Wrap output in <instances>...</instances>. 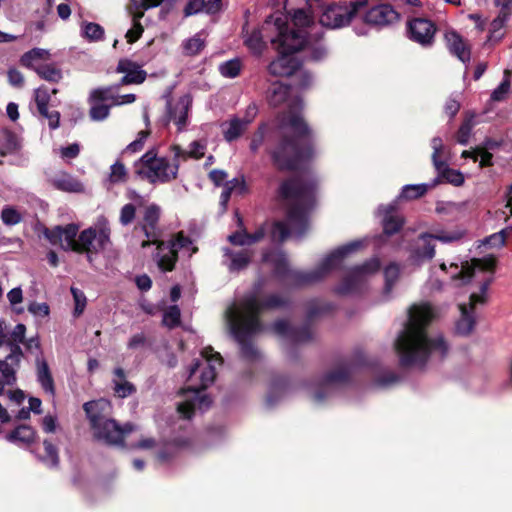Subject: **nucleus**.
Returning <instances> with one entry per match:
<instances>
[{"label": "nucleus", "mask_w": 512, "mask_h": 512, "mask_svg": "<svg viewBox=\"0 0 512 512\" xmlns=\"http://www.w3.org/2000/svg\"><path fill=\"white\" fill-rule=\"evenodd\" d=\"M265 32H276L271 38L272 44L280 55L273 60L268 71L277 77L297 76L295 86L298 89L309 88L313 83L312 75L300 68V62L294 55L299 50H306L308 58L312 61H321L327 55V50L320 42L321 34L312 24L310 16L303 9H297L292 15V27L287 24V17L274 14L268 17L262 26Z\"/></svg>", "instance_id": "obj_1"}, {"label": "nucleus", "mask_w": 512, "mask_h": 512, "mask_svg": "<svg viewBox=\"0 0 512 512\" xmlns=\"http://www.w3.org/2000/svg\"><path fill=\"white\" fill-rule=\"evenodd\" d=\"M290 87L279 82L273 83L268 90V101L272 106L286 104L287 111L277 118L276 133L282 139L269 151L274 165L280 170H292L301 160L312 156L311 147L301 148L305 137L310 138L311 130L304 121L301 111L303 102L298 97H291Z\"/></svg>", "instance_id": "obj_2"}, {"label": "nucleus", "mask_w": 512, "mask_h": 512, "mask_svg": "<svg viewBox=\"0 0 512 512\" xmlns=\"http://www.w3.org/2000/svg\"><path fill=\"white\" fill-rule=\"evenodd\" d=\"M429 303L414 304L404 329L395 341L400 364L404 367H423L430 361H440L448 353V344L440 334L431 336L426 326L435 317Z\"/></svg>", "instance_id": "obj_3"}, {"label": "nucleus", "mask_w": 512, "mask_h": 512, "mask_svg": "<svg viewBox=\"0 0 512 512\" xmlns=\"http://www.w3.org/2000/svg\"><path fill=\"white\" fill-rule=\"evenodd\" d=\"M317 184L314 177L306 174L281 183L278 196L287 206V217L273 224V242H283L288 237L300 240L305 235L309 229L308 214L316 204Z\"/></svg>", "instance_id": "obj_4"}, {"label": "nucleus", "mask_w": 512, "mask_h": 512, "mask_svg": "<svg viewBox=\"0 0 512 512\" xmlns=\"http://www.w3.org/2000/svg\"><path fill=\"white\" fill-rule=\"evenodd\" d=\"M261 283H256L248 294L231 304L225 312L228 329L240 345L241 354L246 359H254L258 351L251 344L253 336L263 330L258 315L263 309L279 308L286 304L284 297L278 294L270 295L266 301H260Z\"/></svg>", "instance_id": "obj_5"}, {"label": "nucleus", "mask_w": 512, "mask_h": 512, "mask_svg": "<svg viewBox=\"0 0 512 512\" xmlns=\"http://www.w3.org/2000/svg\"><path fill=\"white\" fill-rule=\"evenodd\" d=\"M363 246L364 240H355L338 247L324 257L314 270L308 272L290 271L286 255L281 251L265 253L263 260L272 263L277 274H287L295 284L305 285L322 280L337 269L348 255L358 251Z\"/></svg>", "instance_id": "obj_6"}, {"label": "nucleus", "mask_w": 512, "mask_h": 512, "mask_svg": "<svg viewBox=\"0 0 512 512\" xmlns=\"http://www.w3.org/2000/svg\"><path fill=\"white\" fill-rule=\"evenodd\" d=\"M202 361L196 360L189 370V379L191 380L196 372L201 368L199 375L200 385L198 388L189 387L182 391L184 400L178 404L177 410L184 419H190L195 410L206 411L212 401L208 395L201 390L210 386L216 377V368L222 364V358L219 353L214 352L212 348H205L202 353Z\"/></svg>", "instance_id": "obj_7"}, {"label": "nucleus", "mask_w": 512, "mask_h": 512, "mask_svg": "<svg viewBox=\"0 0 512 512\" xmlns=\"http://www.w3.org/2000/svg\"><path fill=\"white\" fill-rule=\"evenodd\" d=\"M83 408L89 419L94 437L108 445H123L125 437L137 430V426L132 423H125L121 426L110 418L112 407L106 399L86 402Z\"/></svg>", "instance_id": "obj_8"}, {"label": "nucleus", "mask_w": 512, "mask_h": 512, "mask_svg": "<svg viewBox=\"0 0 512 512\" xmlns=\"http://www.w3.org/2000/svg\"><path fill=\"white\" fill-rule=\"evenodd\" d=\"M178 169L179 164L176 159L174 163H170L165 157H157L153 149L147 151L134 163V173L150 183L170 182L177 177Z\"/></svg>", "instance_id": "obj_9"}, {"label": "nucleus", "mask_w": 512, "mask_h": 512, "mask_svg": "<svg viewBox=\"0 0 512 512\" xmlns=\"http://www.w3.org/2000/svg\"><path fill=\"white\" fill-rule=\"evenodd\" d=\"M111 228L108 219L100 215L90 227L80 232L78 244L80 252H86L88 260L91 261V255L97 254L111 245Z\"/></svg>", "instance_id": "obj_10"}, {"label": "nucleus", "mask_w": 512, "mask_h": 512, "mask_svg": "<svg viewBox=\"0 0 512 512\" xmlns=\"http://www.w3.org/2000/svg\"><path fill=\"white\" fill-rule=\"evenodd\" d=\"M380 266V260L373 257L361 265L351 267L342 282L336 287V293L346 296L362 292L366 289L371 277L379 271Z\"/></svg>", "instance_id": "obj_11"}, {"label": "nucleus", "mask_w": 512, "mask_h": 512, "mask_svg": "<svg viewBox=\"0 0 512 512\" xmlns=\"http://www.w3.org/2000/svg\"><path fill=\"white\" fill-rule=\"evenodd\" d=\"M462 237L463 232L461 231L447 232L437 230L434 233H422L411 249L410 258L414 263L419 265L425 261L431 260L435 256V240L447 244L458 241Z\"/></svg>", "instance_id": "obj_12"}, {"label": "nucleus", "mask_w": 512, "mask_h": 512, "mask_svg": "<svg viewBox=\"0 0 512 512\" xmlns=\"http://www.w3.org/2000/svg\"><path fill=\"white\" fill-rule=\"evenodd\" d=\"M196 250L197 248L193 246L191 239L184 236L183 233H179L173 240L158 242L155 259L162 271H171L175 266L179 252L191 257Z\"/></svg>", "instance_id": "obj_13"}, {"label": "nucleus", "mask_w": 512, "mask_h": 512, "mask_svg": "<svg viewBox=\"0 0 512 512\" xmlns=\"http://www.w3.org/2000/svg\"><path fill=\"white\" fill-rule=\"evenodd\" d=\"M364 0L352 1L345 5L328 6L322 12L319 22L322 26L337 29L358 20Z\"/></svg>", "instance_id": "obj_14"}, {"label": "nucleus", "mask_w": 512, "mask_h": 512, "mask_svg": "<svg viewBox=\"0 0 512 512\" xmlns=\"http://www.w3.org/2000/svg\"><path fill=\"white\" fill-rule=\"evenodd\" d=\"M164 98L166 99V109L163 116L164 124L173 123L178 132L185 131L189 124V115L193 103L192 96L187 93L173 101L169 92L164 95Z\"/></svg>", "instance_id": "obj_15"}, {"label": "nucleus", "mask_w": 512, "mask_h": 512, "mask_svg": "<svg viewBox=\"0 0 512 512\" xmlns=\"http://www.w3.org/2000/svg\"><path fill=\"white\" fill-rule=\"evenodd\" d=\"M494 266L495 258L489 256L482 259H473L471 262L462 263L461 266L457 263H451L449 266V273L451 275L452 282L458 287L470 283L480 272H489L491 274Z\"/></svg>", "instance_id": "obj_16"}, {"label": "nucleus", "mask_w": 512, "mask_h": 512, "mask_svg": "<svg viewBox=\"0 0 512 512\" xmlns=\"http://www.w3.org/2000/svg\"><path fill=\"white\" fill-rule=\"evenodd\" d=\"M353 367L344 366L326 374L319 382L311 387L313 400L320 404L328 399L336 390L344 385L350 378Z\"/></svg>", "instance_id": "obj_17"}, {"label": "nucleus", "mask_w": 512, "mask_h": 512, "mask_svg": "<svg viewBox=\"0 0 512 512\" xmlns=\"http://www.w3.org/2000/svg\"><path fill=\"white\" fill-rule=\"evenodd\" d=\"M492 281L491 275L482 279L480 284V293H472L469 298V303L459 304L460 319L456 323V332L460 335H468L472 332L475 326V311L476 304H483L486 300L488 287Z\"/></svg>", "instance_id": "obj_18"}, {"label": "nucleus", "mask_w": 512, "mask_h": 512, "mask_svg": "<svg viewBox=\"0 0 512 512\" xmlns=\"http://www.w3.org/2000/svg\"><path fill=\"white\" fill-rule=\"evenodd\" d=\"M399 18V14L388 4H381L370 9L367 8V0H364L362 12L358 20L366 25L384 27L393 24Z\"/></svg>", "instance_id": "obj_19"}, {"label": "nucleus", "mask_w": 512, "mask_h": 512, "mask_svg": "<svg viewBox=\"0 0 512 512\" xmlns=\"http://www.w3.org/2000/svg\"><path fill=\"white\" fill-rule=\"evenodd\" d=\"M78 231L79 225L70 223L65 226H55L51 229H46L44 235L51 244H59L65 251L80 252V244H78V239H76Z\"/></svg>", "instance_id": "obj_20"}, {"label": "nucleus", "mask_w": 512, "mask_h": 512, "mask_svg": "<svg viewBox=\"0 0 512 512\" xmlns=\"http://www.w3.org/2000/svg\"><path fill=\"white\" fill-rule=\"evenodd\" d=\"M431 146L433 149L432 161L438 172V177L454 186H461L464 183L463 174L458 170L449 168L446 162L440 160V153L444 148L442 139L434 137L431 140Z\"/></svg>", "instance_id": "obj_21"}, {"label": "nucleus", "mask_w": 512, "mask_h": 512, "mask_svg": "<svg viewBox=\"0 0 512 512\" xmlns=\"http://www.w3.org/2000/svg\"><path fill=\"white\" fill-rule=\"evenodd\" d=\"M160 213V207L156 204H149L145 207L142 219L139 222V226L147 238L146 241L142 242V247H146L150 244H158L160 238L158 228Z\"/></svg>", "instance_id": "obj_22"}, {"label": "nucleus", "mask_w": 512, "mask_h": 512, "mask_svg": "<svg viewBox=\"0 0 512 512\" xmlns=\"http://www.w3.org/2000/svg\"><path fill=\"white\" fill-rule=\"evenodd\" d=\"M110 99H112V87L97 88L91 91L89 101L92 120L102 121L108 117L112 106Z\"/></svg>", "instance_id": "obj_23"}, {"label": "nucleus", "mask_w": 512, "mask_h": 512, "mask_svg": "<svg viewBox=\"0 0 512 512\" xmlns=\"http://www.w3.org/2000/svg\"><path fill=\"white\" fill-rule=\"evenodd\" d=\"M408 32L410 39L422 46H429L433 43L436 28L430 20L416 18L409 22Z\"/></svg>", "instance_id": "obj_24"}, {"label": "nucleus", "mask_w": 512, "mask_h": 512, "mask_svg": "<svg viewBox=\"0 0 512 512\" xmlns=\"http://www.w3.org/2000/svg\"><path fill=\"white\" fill-rule=\"evenodd\" d=\"M116 72L124 74L120 82L116 84V88H120L122 85L141 84L147 77L146 71L138 63L129 59L119 60Z\"/></svg>", "instance_id": "obj_25"}, {"label": "nucleus", "mask_w": 512, "mask_h": 512, "mask_svg": "<svg viewBox=\"0 0 512 512\" xmlns=\"http://www.w3.org/2000/svg\"><path fill=\"white\" fill-rule=\"evenodd\" d=\"M272 329L278 336L289 339L295 343H304L312 339L313 332L309 325H305L301 328L291 327L286 321H276Z\"/></svg>", "instance_id": "obj_26"}, {"label": "nucleus", "mask_w": 512, "mask_h": 512, "mask_svg": "<svg viewBox=\"0 0 512 512\" xmlns=\"http://www.w3.org/2000/svg\"><path fill=\"white\" fill-rule=\"evenodd\" d=\"M8 337V351L9 353L4 359L11 361L16 364H20L23 358V351L21 344L24 343L26 326L22 323H18L10 333H6Z\"/></svg>", "instance_id": "obj_27"}, {"label": "nucleus", "mask_w": 512, "mask_h": 512, "mask_svg": "<svg viewBox=\"0 0 512 512\" xmlns=\"http://www.w3.org/2000/svg\"><path fill=\"white\" fill-rule=\"evenodd\" d=\"M444 39L451 54L456 56L461 62L465 64L470 62V48L464 39L455 30L446 31L444 34Z\"/></svg>", "instance_id": "obj_28"}, {"label": "nucleus", "mask_w": 512, "mask_h": 512, "mask_svg": "<svg viewBox=\"0 0 512 512\" xmlns=\"http://www.w3.org/2000/svg\"><path fill=\"white\" fill-rule=\"evenodd\" d=\"M397 200L378 208L379 213L383 214L382 225L384 233L392 235L400 230L403 225V219L396 213Z\"/></svg>", "instance_id": "obj_29"}, {"label": "nucleus", "mask_w": 512, "mask_h": 512, "mask_svg": "<svg viewBox=\"0 0 512 512\" xmlns=\"http://www.w3.org/2000/svg\"><path fill=\"white\" fill-rule=\"evenodd\" d=\"M35 364L37 381L47 394L53 396L55 394L54 380L43 355H37Z\"/></svg>", "instance_id": "obj_30"}, {"label": "nucleus", "mask_w": 512, "mask_h": 512, "mask_svg": "<svg viewBox=\"0 0 512 512\" xmlns=\"http://www.w3.org/2000/svg\"><path fill=\"white\" fill-rule=\"evenodd\" d=\"M400 266L397 263H391L384 269V287L380 295V301L386 302L393 298L394 287L400 277Z\"/></svg>", "instance_id": "obj_31"}, {"label": "nucleus", "mask_w": 512, "mask_h": 512, "mask_svg": "<svg viewBox=\"0 0 512 512\" xmlns=\"http://www.w3.org/2000/svg\"><path fill=\"white\" fill-rule=\"evenodd\" d=\"M224 264L228 267L230 272H238L247 267L250 262L251 255L246 250L233 252L229 248H223Z\"/></svg>", "instance_id": "obj_32"}, {"label": "nucleus", "mask_w": 512, "mask_h": 512, "mask_svg": "<svg viewBox=\"0 0 512 512\" xmlns=\"http://www.w3.org/2000/svg\"><path fill=\"white\" fill-rule=\"evenodd\" d=\"M51 184L58 190L68 193L84 192V185L74 176L62 172L51 179Z\"/></svg>", "instance_id": "obj_33"}, {"label": "nucleus", "mask_w": 512, "mask_h": 512, "mask_svg": "<svg viewBox=\"0 0 512 512\" xmlns=\"http://www.w3.org/2000/svg\"><path fill=\"white\" fill-rule=\"evenodd\" d=\"M207 149V142L206 140H196L189 144L187 150L181 149L179 146L173 147L174 152V158L176 160L178 159H187V158H194V159H200L204 156Z\"/></svg>", "instance_id": "obj_34"}, {"label": "nucleus", "mask_w": 512, "mask_h": 512, "mask_svg": "<svg viewBox=\"0 0 512 512\" xmlns=\"http://www.w3.org/2000/svg\"><path fill=\"white\" fill-rule=\"evenodd\" d=\"M247 128L248 126L241 120V118L235 116L222 124L223 137L227 142H233L240 138Z\"/></svg>", "instance_id": "obj_35"}, {"label": "nucleus", "mask_w": 512, "mask_h": 512, "mask_svg": "<svg viewBox=\"0 0 512 512\" xmlns=\"http://www.w3.org/2000/svg\"><path fill=\"white\" fill-rule=\"evenodd\" d=\"M20 364L14 365L6 359H0V395L3 394L5 386L13 385L16 382V372Z\"/></svg>", "instance_id": "obj_36"}, {"label": "nucleus", "mask_w": 512, "mask_h": 512, "mask_svg": "<svg viewBox=\"0 0 512 512\" xmlns=\"http://www.w3.org/2000/svg\"><path fill=\"white\" fill-rule=\"evenodd\" d=\"M20 149V140L16 134L9 130L0 131V156L16 153Z\"/></svg>", "instance_id": "obj_37"}, {"label": "nucleus", "mask_w": 512, "mask_h": 512, "mask_svg": "<svg viewBox=\"0 0 512 512\" xmlns=\"http://www.w3.org/2000/svg\"><path fill=\"white\" fill-rule=\"evenodd\" d=\"M264 235L265 229L264 227H260L252 234H249L246 231L235 232L229 235L228 240L233 245L245 246L260 241Z\"/></svg>", "instance_id": "obj_38"}, {"label": "nucleus", "mask_w": 512, "mask_h": 512, "mask_svg": "<svg viewBox=\"0 0 512 512\" xmlns=\"http://www.w3.org/2000/svg\"><path fill=\"white\" fill-rule=\"evenodd\" d=\"M114 376V391L119 397L125 398L135 392L134 385L126 381L125 371L122 368H116L114 370Z\"/></svg>", "instance_id": "obj_39"}, {"label": "nucleus", "mask_w": 512, "mask_h": 512, "mask_svg": "<svg viewBox=\"0 0 512 512\" xmlns=\"http://www.w3.org/2000/svg\"><path fill=\"white\" fill-rule=\"evenodd\" d=\"M510 13L506 10H500L498 16L490 23L489 41L497 42L504 36V26L509 19Z\"/></svg>", "instance_id": "obj_40"}, {"label": "nucleus", "mask_w": 512, "mask_h": 512, "mask_svg": "<svg viewBox=\"0 0 512 512\" xmlns=\"http://www.w3.org/2000/svg\"><path fill=\"white\" fill-rule=\"evenodd\" d=\"M35 438V431L32 427L21 425L6 436L9 442L17 444H29Z\"/></svg>", "instance_id": "obj_41"}, {"label": "nucleus", "mask_w": 512, "mask_h": 512, "mask_svg": "<svg viewBox=\"0 0 512 512\" xmlns=\"http://www.w3.org/2000/svg\"><path fill=\"white\" fill-rule=\"evenodd\" d=\"M437 182H438V180L435 179L433 181V183H431V184L422 183V184L405 185L402 188V191L399 194L398 198L410 200V199L421 197L428 191L429 188L434 187Z\"/></svg>", "instance_id": "obj_42"}, {"label": "nucleus", "mask_w": 512, "mask_h": 512, "mask_svg": "<svg viewBox=\"0 0 512 512\" xmlns=\"http://www.w3.org/2000/svg\"><path fill=\"white\" fill-rule=\"evenodd\" d=\"M243 63L240 58H233L219 64L218 71L224 78L234 79L240 75Z\"/></svg>", "instance_id": "obj_43"}, {"label": "nucleus", "mask_w": 512, "mask_h": 512, "mask_svg": "<svg viewBox=\"0 0 512 512\" xmlns=\"http://www.w3.org/2000/svg\"><path fill=\"white\" fill-rule=\"evenodd\" d=\"M50 56V53L46 49L42 48H33L30 51L23 54L21 57V64L27 68H31L35 70L37 67V62L39 60H46Z\"/></svg>", "instance_id": "obj_44"}, {"label": "nucleus", "mask_w": 512, "mask_h": 512, "mask_svg": "<svg viewBox=\"0 0 512 512\" xmlns=\"http://www.w3.org/2000/svg\"><path fill=\"white\" fill-rule=\"evenodd\" d=\"M244 43L250 52L257 56H260L266 47L262 32L256 29L246 36Z\"/></svg>", "instance_id": "obj_45"}, {"label": "nucleus", "mask_w": 512, "mask_h": 512, "mask_svg": "<svg viewBox=\"0 0 512 512\" xmlns=\"http://www.w3.org/2000/svg\"><path fill=\"white\" fill-rule=\"evenodd\" d=\"M36 73L49 82H59L62 79V71L54 65L41 64L35 67Z\"/></svg>", "instance_id": "obj_46"}, {"label": "nucleus", "mask_w": 512, "mask_h": 512, "mask_svg": "<svg viewBox=\"0 0 512 512\" xmlns=\"http://www.w3.org/2000/svg\"><path fill=\"white\" fill-rule=\"evenodd\" d=\"M143 16V11H138L133 14L132 27L125 34L128 43L136 42L143 34L144 28L140 22Z\"/></svg>", "instance_id": "obj_47"}, {"label": "nucleus", "mask_w": 512, "mask_h": 512, "mask_svg": "<svg viewBox=\"0 0 512 512\" xmlns=\"http://www.w3.org/2000/svg\"><path fill=\"white\" fill-rule=\"evenodd\" d=\"M204 46L205 42L199 34L184 40L182 43L183 52L187 56L199 54L203 50Z\"/></svg>", "instance_id": "obj_48"}, {"label": "nucleus", "mask_w": 512, "mask_h": 512, "mask_svg": "<svg viewBox=\"0 0 512 512\" xmlns=\"http://www.w3.org/2000/svg\"><path fill=\"white\" fill-rule=\"evenodd\" d=\"M462 157L464 158H472L474 161L479 160L480 167H488L491 166L492 163V154L486 151L483 148H476L473 151H463Z\"/></svg>", "instance_id": "obj_49"}, {"label": "nucleus", "mask_w": 512, "mask_h": 512, "mask_svg": "<svg viewBox=\"0 0 512 512\" xmlns=\"http://www.w3.org/2000/svg\"><path fill=\"white\" fill-rule=\"evenodd\" d=\"M45 454L40 457L41 461L49 467H57L59 456L57 448L48 440L43 442Z\"/></svg>", "instance_id": "obj_50"}, {"label": "nucleus", "mask_w": 512, "mask_h": 512, "mask_svg": "<svg viewBox=\"0 0 512 512\" xmlns=\"http://www.w3.org/2000/svg\"><path fill=\"white\" fill-rule=\"evenodd\" d=\"M267 125L261 124L251 137L250 151L253 154H257L259 149L263 146L266 139Z\"/></svg>", "instance_id": "obj_51"}, {"label": "nucleus", "mask_w": 512, "mask_h": 512, "mask_svg": "<svg viewBox=\"0 0 512 512\" xmlns=\"http://www.w3.org/2000/svg\"><path fill=\"white\" fill-rule=\"evenodd\" d=\"M181 312L177 305H171L163 314L162 323L168 328H174L180 324Z\"/></svg>", "instance_id": "obj_52"}, {"label": "nucleus", "mask_w": 512, "mask_h": 512, "mask_svg": "<svg viewBox=\"0 0 512 512\" xmlns=\"http://www.w3.org/2000/svg\"><path fill=\"white\" fill-rule=\"evenodd\" d=\"M82 34L90 41H97L103 37L104 30L99 24L88 22L83 24Z\"/></svg>", "instance_id": "obj_53"}, {"label": "nucleus", "mask_w": 512, "mask_h": 512, "mask_svg": "<svg viewBox=\"0 0 512 512\" xmlns=\"http://www.w3.org/2000/svg\"><path fill=\"white\" fill-rule=\"evenodd\" d=\"M1 219L5 225L13 226L22 221V214L11 206H6L2 209Z\"/></svg>", "instance_id": "obj_54"}, {"label": "nucleus", "mask_w": 512, "mask_h": 512, "mask_svg": "<svg viewBox=\"0 0 512 512\" xmlns=\"http://www.w3.org/2000/svg\"><path fill=\"white\" fill-rule=\"evenodd\" d=\"M70 291H71V294L73 296L74 303H75V308H74L73 314L75 317H79L83 313V311L86 307L87 298L83 291H81L80 289H78L74 286H72L70 288Z\"/></svg>", "instance_id": "obj_55"}, {"label": "nucleus", "mask_w": 512, "mask_h": 512, "mask_svg": "<svg viewBox=\"0 0 512 512\" xmlns=\"http://www.w3.org/2000/svg\"><path fill=\"white\" fill-rule=\"evenodd\" d=\"M35 102L39 113H47L50 94L46 88H38L34 92Z\"/></svg>", "instance_id": "obj_56"}, {"label": "nucleus", "mask_w": 512, "mask_h": 512, "mask_svg": "<svg viewBox=\"0 0 512 512\" xmlns=\"http://www.w3.org/2000/svg\"><path fill=\"white\" fill-rule=\"evenodd\" d=\"M127 171L123 163L117 161L110 167L109 180L111 183L126 181Z\"/></svg>", "instance_id": "obj_57"}, {"label": "nucleus", "mask_w": 512, "mask_h": 512, "mask_svg": "<svg viewBox=\"0 0 512 512\" xmlns=\"http://www.w3.org/2000/svg\"><path fill=\"white\" fill-rule=\"evenodd\" d=\"M27 309L35 318H47L50 315V307L45 302L32 301L28 304Z\"/></svg>", "instance_id": "obj_58"}, {"label": "nucleus", "mask_w": 512, "mask_h": 512, "mask_svg": "<svg viewBox=\"0 0 512 512\" xmlns=\"http://www.w3.org/2000/svg\"><path fill=\"white\" fill-rule=\"evenodd\" d=\"M399 376L393 372L386 371L380 374L374 381V385L378 388H387L399 381Z\"/></svg>", "instance_id": "obj_59"}, {"label": "nucleus", "mask_w": 512, "mask_h": 512, "mask_svg": "<svg viewBox=\"0 0 512 512\" xmlns=\"http://www.w3.org/2000/svg\"><path fill=\"white\" fill-rule=\"evenodd\" d=\"M148 135H149L148 130L140 131L137 134V138L134 141H132L130 144H128L122 153L123 154L136 153V152L140 151L143 148Z\"/></svg>", "instance_id": "obj_60"}, {"label": "nucleus", "mask_w": 512, "mask_h": 512, "mask_svg": "<svg viewBox=\"0 0 512 512\" xmlns=\"http://www.w3.org/2000/svg\"><path fill=\"white\" fill-rule=\"evenodd\" d=\"M136 216V207L134 204H125L120 210L119 222L123 226L131 224Z\"/></svg>", "instance_id": "obj_61"}, {"label": "nucleus", "mask_w": 512, "mask_h": 512, "mask_svg": "<svg viewBox=\"0 0 512 512\" xmlns=\"http://www.w3.org/2000/svg\"><path fill=\"white\" fill-rule=\"evenodd\" d=\"M7 299H8L9 304L13 307V309L16 313L23 312L22 307L17 308V305L21 304L23 301V292H22L21 287H15V288L11 289L7 293Z\"/></svg>", "instance_id": "obj_62"}, {"label": "nucleus", "mask_w": 512, "mask_h": 512, "mask_svg": "<svg viewBox=\"0 0 512 512\" xmlns=\"http://www.w3.org/2000/svg\"><path fill=\"white\" fill-rule=\"evenodd\" d=\"M226 186L231 188L233 193H237L239 195L246 194L248 192V187L243 175L240 177L233 178L232 180L225 182Z\"/></svg>", "instance_id": "obj_63"}, {"label": "nucleus", "mask_w": 512, "mask_h": 512, "mask_svg": "<svg viewBox=\"0 0 512 512\" xmlns=\"http://www.w3.org/2000/svg\"><path fill=\"white\" fill-rule=\"evenodd\" d=\"M510 90V81L508 77L504 78L500 85L493 90L491 93V100L493 101H503Z\"/></svg>", "instance_id": "obj_64"}]
</instances>
